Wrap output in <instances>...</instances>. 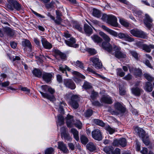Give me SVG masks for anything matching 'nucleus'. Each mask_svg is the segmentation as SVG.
<instances>
[{
  "mask_svg": "<svg viewBox=\"0 0 154 154\" xmlns=\"http://www.w3.org/2000/svg\"><path fill=\"white\" fill-rule=\"evenodd\" d=\"M103 47L105 51L109 54L114 55L115 57L118 59L125 58H126L127 55L125 53L121 51L120 47L114 44L111 45L110 43H103Z\"/></svg>",
  "mask_w": 154,
  "mask_h": 154,
  "instance_id": "f257e3e1",
  "label": "nucleus"
},
{
  "mask_svg": "<svg viewBox=\"0 0 154 154\" xmlns=\"http://www.w3.org/2000/svg\"><path fill=\"white\" fill-rule=\"evenodd\" d=\"M82 87L83 88L86 90L88 89H91V91H88V92L89 94L91 93V100L93 105L95 106H96V93L94 91V90L92 89V86L91 84L87 81H85L84 82Z\"/></svg>",
  "mask_w": 154,
  "mask_h": 154,
  "instance_id": "f03ea898",
  "label": "nucleus"
},
{
  "mask_svg": "<svg viewBox=\"0 0 154 154\" xmlns=\"http://www.w3.org/2000/svg\"><path fill=\"white\" fill-rule=\"evenodd\" d=\"M66 119V123L68 127H72L75 125L78 129L82 128V122L79 120L75 121L73 119V116L68 114L67 115Z\"/></svg>",
  "mask_w": 154,
  "mask_h": 154,
  "instance_id": "7ed1b4c3",
  "label": "nucleus"
},
{
  "mask_svg": "<svg viewBox=\"0 0 154 154\" xmlns=\"http://www.w3.org/2000/svg\"><path fill=\"white\" fill-rule=\"evenodd\" d=\"M6 8L11 11L15 9L20 11L22 9V5L16 0H9Z\"/></svg>",
  "mask_w": 154,
  "mask_h": 154,
  "instance_id": "20e7f679",
  "label": "nucleus"
},
{
  "mask_svg": "<svg viewBox=\"0 0 154 154\" xmlns=\"http://www.w3.org/2000/svg\"><path fill=\"white\" fill-rule=\"evenodd\" d=\"M99 35L103 38L106 42H103L101 44L100 43L102 42L103 41L102 39L99 37L97 36V44L105 50V49L103 47V43L105 42L106 43H109V42L110 41V38L109 36L102 32H99Z\"/></svg>",
  "mask_w": 154,
  "mask_h": 154,
  "instance_id": "39448f33",
  "label": "nucleus"
},
{
  "mask_svg": "<svg viewBox=\"0 0 154 154\" xmlns=\"http://www.w3.org/2000/svg\"><path fill=\"white\" fill-rule=\"evenodd\" d=\"M48 91L50 93V94L44 93L42 91H40V92L44 98H46L51 101L55 100V98L54 95V94L55 92L54 89L49 87L48 89Z\"/></svg>",
  "mask_w": 154,
  "mask_h": 154,
  "instance_id": "423d86ee",
  "label": "nucleus"
},
{
  "mask_svg": "<svg viewBox=\"0 0 154 154\" xmlns=\"http://www.w3.org/2000/svg\"><path fill=\"white\" fill-rule=\"evenodd\" d=\"M79 101L80 97L78 95H73L71 98L69 103L74 109H76L79 107Z\"/></svg>",
  "mask_w": 154,
  "mask_h": 154,
  "instance_id": "0eeeda50",
  "label": "nucleus"
},
{
  "mask_svg": "<svg viewBox=\"0 0 154 154\" xmlns=\"http://www.w3.org/2000/svg\"><path fill=\"white\" fill-rule=\"evenodd\" d=\"M72 73L75 75L73 78L74 81L77 83L79 84L83 81L82 79H85V77L79 72L74 71Z\"/></svg>",
  "mask_w": 154,
  "mask_h": 154,
  "instance_id": "6e6552de",
  "label": "nucleus"
},
{
  "mask_svg": "<svg viewBox=\"0 0 154 154\" xmlns=\"http://www.w3.org/2000/svg\"><path fill=\"white\" fill-rule=\"evenodd\" d=\"M63 84L67 88L74 90L76 88V85L73 80L70 79H64Z\"/></svg>",
  "mask_w": 154,
  "mask_h": 154,
  "instance_id": "1a4fd4ad",
  "label": "nucleus"
},
{
  "mask_svg": "<svg viewBox=\"0 0 154 154\" xmlns=\"http://www.w3.org/2000/svg\"><path fill=\"white\" fill-rule=\"evenodd\" d=\"M127 142L126 139L123 138L119 139H116L114 140L112 143L113 146H121L122 147H125L126 145Z\"/></svg>",
  "mask_w": 154,
  "mask_h": 154,
  "instance_id": "9d476101",
  "label": "nucleus"
},
{
  "mask_svg": "<svg viewBox=\"0 0 154 154\" xmlns=\"http://www.w3.org/2000/svg\"><path fill=\"white\" fill-rule=\"evenodd\" d=\"M22 45L24 47V50L26 51L27 50L29 52L32 51V46L30 42L28 39H24L22 41Z\"/></svg>",
  "mask_w": 154,
  "mask_h": 154,
  "instance_id": "9b49d317",
  "label": "nucleus"
},
{
  "mask_svg": "<svg viewBox=\"0 0 154 154\" xmlns=\"http://www.w3.org/2000/svg\"><path fill=\"white\" fill-rule=\"evenodd\" d=\"M153 20L147 14H145V17L143 19L144 23L149 29H151L152 27V23Z\"/></svg>",
  "mask_w": 154,
  "mask_h": 154,
  "instance_id": "f8f14e48",
  "label": "nucleus"
},
{
  "mask_svg": "<svg viewBox=\"0 0 154 154\" xmlns=\"http://www.w3.org/2000/svg\"><path fill=\"white\" fill-rule=\"evenodd\" d=\"M117 18L113 15H110L107 21V23L110 25L115 27L118 26Z\"/></svg>",
  "mask_w": 154,
  "mask_h": 154,
  "instance_id": "ddd939ff",
  "label": "nucleus"
},
{
  "mask_svg": "<svg viewBox=\"0 0 154 154\" xmlns=\"http://www.w3.org/2000/svg\"><path fill=\"white\" fill-rule=\"evenodd\" d=\"M128 67L130 72L131 73H133L134 74L136 77H140L141 76L142 71L141 69L130 66H128Z\"/></svg>",
  "mask_w": 154,
  "mask_h": 154,
  "instance_id": "4468645a",
  "label": "nucleus"
},
{
  "mask_svg": "<svg viewBox=\"0 0 154 154\" xmlns=\"http://www.w3.org/2000/svg\"><path fill=\"white\" fill-rule=\"evenodd\" d=\"M65 41L66 44L69 47L75 48H78L79 47V45L75 44L76 40L74 38H71L68 40H65Z\"/></svg>",
  "mask_w": 154,
  "mask_h": 154,
  "instance_id": "2eb2a0df",
  "label": "nucleus"
},
{
  "mask_svg": "<svg viewBox=\"0 0 154 154\" xmlns=\"http://www.w3.org/2000/svg\"><path fill=\"white\" fill-rule=\"evenodd\" d=\"M53 75L54 74L52 72H44L42 74V79L46 83H49L51 81Z\"/></svg>",
  "mask_w": 154,
  "mask_h": 154,
  "instance_id": "dca6fc26",
  "label": "nucleus"
},
{
  "mask_svg": "<svg viewBox=\"0 0 154 154\" xmlns=\"http://www.w3.org/2000/svg\"><path fill=\"white\" fill-rule=\"evenodd\" d=\"M93 29L91 27L87 24H85L84 25L82 33L85 34L88 36H90L93 33Z\"/></svg>",
  "mask_w": 154,
  "mask_h": 154,
  "instance_id": "f3484780",
  "label": "nucleus"
},
{
  "mask_svg": "<svg viewBox=\"0 0 154 154\" xmlns=\"http://www.w3.org/2000/svg\"><path fill=\"white\" fill-rule=\"evenodd\" d=\"M118 37L121 39H123L125 40L130 42H133L134 41V39L131 37L129 35L127 34L120 33L117 34Z\"/></svg>",
  "mask_w": 154,
  "mask_h": 154,
  "instance_id": "a211bd4d",
  "label": "nucleus"
},
{
  "mask_svg": "<svg viewBox=\"0 0 154 154\" xmlns=\"http://www.w3.org/2000/svg\"><path fill=\"white\" fill-rule=\"evenodd\" d=\"M41 42L43 47L45 49H50L52 47V45L48 42L46 38L43 36H41Z\"/></svg>",
  "mask_w": 154,
  "mask_h": 154,
  "instance_id": "6ab92c4d",
  "label": "nucleus"
},
{
  "mask_svg": "<svg viewBox=\"0 0 154 154\" xmlns=\"http://www.w3.org/2000/svg\"><path fill=\"white\" fill-rule=\"evenodd\" d=\"M100 101L103 103L108 104H111L113 103L112 97L109 96H104L102 97Z\"/></svg>",
  "mask_w": 154,
  "mask_h": 154,
  "instance_id": "aec40b11",
  "label": "nucleus"
},
{
  "mask_svg": "<svg viewBox=\"0 0 154 154\" xmlns=\"http://www.w3.org/2000/svg\"><path fill=\"white\" fill-rule=\"evenodd\" d=\"M58 148L62 151L64 153H68L69 151L65 145L62 141H59L58 143Z\"/></svg>",
  "mask_w": 154,
  "mask_h": 154,
  "instance_id": "412c9836",
  "label": "nucleus"
},
{
  "mask_svg": "<svg viewBox=\"0 0 154 154\" xmlns=\"http://www.w3.org/2000/svg\"><path fill=\"white\" fill-rule=\"evenodd\" d=\"M134 131L140 138H143L145 135V132L142 128L136 127L134 129Z\"/></svg>",
  "mask_w": 154,
  "mask_h": 154,
  "instance_id": "4be33fe9",
  "label": "nucleus"
},
{
  "mask_svg": "<svg viewBox=\"0 0 154 154\" xmlns=\"http://www.w3.org/2000/svg\"><path fill=\"white\" fill-rule=\"evenodd\" d=\"M131 90L132 93L135 96H140L141 94V93H142L143 91L142 89L137 87L132 88Z\"/></svg>",
  "mask_w": 154,
  "mask_h": 154,
  "instance_id": "5701e85b",
  "label": "nucleus"
},
{
  "mask_svg": "<svg viewBox=\"0 0 154 154\" xmlns=\"http://www.w3.org/2000/svg\"><path fill=\"white\" fill-rule=\"evenodd\" d=\"M115 107L119 113H123L125 112V109L121 104L119 102H117L115 104Z\"/></svg>",
  "mask_w": 154,
  "mask_h": 154,
  "instance_id": "b1692460",
  "label": "nucleus"
},
{
  "mask_svg": "<svg viewBox=\"0 0 154 154\" xmlns=\"http://www.w3.org/2000/svg\"><path fill=\"white\" fill-rule=\"evenodd\" d=\"M66 130V128L64 127H62L61 128V136L63 138L66 140H70L71 138L68 134L67 133L66 131H65Z\"/></svg>",
  "mask_w": 154,
  "mask_h": 154,
  "instance_id": "393cba45",
  "label": "nucleus"
},
{
  "mask_svg": "<svg viewBox=\"0 0 154 154\" xmlns=\"http://www.w3.org/2000/svg\"><path fill=\"white\" fill-rule=\"evenodd\" d=\"M32 73L35 77L39 78H41L43 74L42 70L35 68L32 71Z\"/></svg>",
  "mask_w": 154,
  "mask_h": 154,
  "instance_id": "a878e982",
  "label": "nucleus"
},
{
  "mask_svg": "<svg viewBox=\"0 0 154 154\" xmlns=\"http://www.w3.org/2000/svg\"><path fill=\"white\" fill-rule=\"evenodd\" d=\"M5 36L11 37L14 34V30L10 27H5Z\"/></svg>",
  "mask_w": 154,
  "mask_h": 154,
  "instance_id": "bb28decb",
  "label": "nucleus"
},
{
  "mask_svg": "<svg viewBox=\"0 0 154 154\" xmlns=\"http://www.w3.org/2000/svg\"><path fill=\"white\" fill-rule=\"evenodd\" d=\"M67 70L68 71H70V69L67 66L65 65H60L59 67V70L61 71L63 73H65V75L67 77H68L67 72H66V70Z\"/></svg>",
  "mask_w": 154,
  "mask_h": 154,
  "instance_id": "cd10ccee",
  "label": "nucleus"
},
{
  "mask_svg": "<svg viewBox=\"0 0 154 154\" xmlns=\"http://www.w3.org/2000/svg\"><path fill=\"white\" fill-rule=\"evenodd\" d=\"M154 48V45L152 44L147 45L146 44H144L143 46V50L147 53H150L151 49Z\"/></svg>",
  "mask_w": 154,
  "mask_h": 154,
  "instance_id": "c85d7f7f",
  "label": "nucleus"
},
{
  "mask_svg": "<svg viewBox=\"0 0 154 154\" xmlns=\"http://www.w3.org/2000/svg\"><path fill=\"white\" fill-rule=\"evenodd\" d=\"M144 89L147 92H151L153 89V86L152 84L149 82H146L144 87Z\"/></svg>",
  "mask_w": 154,
  "mask_h": 154,
  "instance_id": "c756f323",
  "label": "nucleus"
},
{
  "mask_svg": "<svg viewBox=\"0 0 154 154\" xmlns=\"http://www.w3.org/2000/svg\"><path fill=\"white\" fill-rule=\"evenodd\" d=\"M54 52L56 55H59L62 60H65L66 59V54L61 52L60 50L58 49L55 50L54 51Z\"/></svg>",
  "mask_w": 154,
  "mask_h": 154,
  "instance_id": "7c9ffc66",
  "label": "nucleus"
},
{
  "mask_svg": "<svg viewBox=\"0 0 154 154\" xmlns=\"http://www.w3.org/2000/svg\"><path fill=\"white\" fill-rule=\"evenodd\" d=\"M87 149L91 152H93L95 150V145L92 142H90L86 145Z\"/></svg>",
  "mask_w": 154,
  "mask_h": 154,
  "instance_id": "2f4dec72",
  "label": "nucleus"
},
{
  "mask_svg": "<svg viewBox=\"0 0 154 154\" xmlns=\"http://www.w3.org/2000/svg\"><path fill=\"white\" fill-rule=\"evenodd\" d=\"M71 132L73 134L74 138L78 141L79 140V132L76 129L72 128L71 130Z\"/></svg>",
  "mask_w": 154,
  "mask_h": 154,
  "instance_id": "473e14b6",
  "label": "nucleus"
},
{
  "mask_svg": "<svg viewBox=\"0 0 154 154\" xmlns=\"http://www.w3.org/2000/svg\"><path fill=\"white\" fill-rule=\"evenodd\" d=\"M103 150L107 154H113V147L110 146L105 147Z\"/></svg>",
  "mask_w": 154,
  "mask_h": 154,
  "instance_id": "72a5a7b5",
  "label": "nucleus"
},
{
  "mask_svg": "<svg viewBox=\"0 0 154 154\" xmlns=\"http://www.w3.org/2000/svg\"><path fill=\"white\" fill-rule=\"evenodd\" d=\"M58 121L57 123V125L61 126L63 125L64 123V118L61 115H59L57 116Z\"/></svg>",
  "mask_w": 154,
  "mask_h": 154,
  "instance_id": "f704fd0d",
  "label": "nucleus"
},
{
  "mask_svg": "<svg viewBox=\"0 0 154 154\" xmlns=\"http://www.w3.org/2000/svg\"><path fill=\"white\" fill-rule=\"evenodd\" d=\"M129 54L136 60H137L138 59L139 54L136 51L134 50H130L129 51Z\"/></svg>",
  "mask_w": 154,
  "mask_h": 154,
  "instance_id": "c9c22d12",
  "label": "nucleus"
},
{
  "mask_svg": "<svg viewBox=\"0 0 154 154\" xmlns=\"http://www.w3.org/2000/svg\"><path fill=\"white\" fill-rule=\"evenodd\" d=\"M73 27L79 32L82 33L83 32L82 26L79 23H74L73 25Z\"/></svg>",
  "mask_w": 154,
  "mask_h": 154,
  "instance_id": "e433bc0d",
  "label": "nucleus"
},
{
  "mask_svg": "<svg viewBox=\"0 0 154 154\" xmlns=\"http://www.w3.org/2000/svg\"><path fill=\"white\" fill-rule=\"evenodd\" d=\"M137 35V37L143 38H145L147 37V35L145 33L141 30H139L138 32Z\"/></svg>",
  "mask_w": 154,
  "mask_h": 154,
  "instance_id": "4c0bfd02",
  "label": "nucleus"
},
{
  "mask_svg": "<svg viewBox=\"0 0 154 154\" xmlns=\"http://www.w3.org/2000/svg\"><path fill=\"white\" fill-rule=\"evenodd\" d=\"M86 51H87L91 55H93L96 54V51L95 49L93 48H88L86 49Z\"/></svg>",
  "mask_w": 154,
  "mask_h": 154,
  "instance_id": "58836bf2",
  "label": "nucleus"
},
{
  "mask_svg": "<svg viewBox=\"0 0 154 154\" xmlns=\"http://www.w3.org/2000/svg\"><path fill=\"white\" fill-rule=\"evenodd\" d=\"M90 62L91 64L95 68H96V57L95 56L91 57L90 59Z\"/></svg>",
  "mask_w": 154,
  "mask_h": 154,
  "instance_id": "ea45409f",
  "label": "nucleus"
},
{
  "mask_svg": "<svg viewBox=\"0 0 154 154\" xmlns=\"http://www.w3.org/2000/svg\"><path fill=\"white\" fill-rule=\"evenodd\" d=\"M120 23L123 26L127 27L129 26V23L125 20L121 18L119 20Z\"/></svg>",
  "mask_w": 154,
  "mask_h": 154,
  "instance_id": "a19ab883",
  "label": "nucleus"
},
{
  "mask_svg": "<svg viewBox=\"0 0 154 154\" xmlns=\"http://www.w3.org/2000/svg\"><path fill=\"white\" fill-rule=\"evenodd\" d=\"M80 140L82 143L84 145L86 144L88 141V139L84 135L81 136Z\"/></svg>",
  "mask_w": 154,
  "mask_h": 154,
  "instance_id": "79ce46f5",
  "label": "nucleus"
},
{
  "mask_svg": "<svg viewBox=\"0 0 154 154\" xmlns=\"http://www.w3.org/2000/svg\"><path fill=\"white\" fill-rule=\"evenodd\" d=\"M142 139L143 143L146 145H148L150 143L149 137L148 136H146L145 135Z\"/></svg>",
  "mask_w": 154,
  "mask_h": 154,
  "instance_id": "37998d69",
  "label": "nucleus"
},
{
  "mask_svg": "<svg viewBox=\"0 0 154 154\" xmlns=\"http://www.w3.org/2000/svg\"><path fill=\"white\" fill-rule=\"evenodd\" d=\"M105 129L110 134H112L115 131L114 128H111L109 125L105 127Z\"/></svg>",
  "mask_w": 154,
  "mask_h": 154,
  "instance_id": "c03bdc74",
  "label": "nucleus"
},
{
  "mask_svg": "<svg viewBox=\"0 0 154 154\" xmlns=\"http://www.w3.org/2000/svg\"><path fill=\"white\" fill-rule=\"evenodd\" d=\"M144 76L146 80L149 81H153L154 78L149 74L145 73L144 74Z\"/></svg>",
  "mask_w": 154,
  "mask_h": 154,
  "instance_id": "a18cd8bd",
  "label": "nucleus"
},
{
  "mask_svg": "<svg viewBox=\"0 0 154 154\" xmlns=\"http://www.w3.org/2000/svg\"><path fill=\"white\" fill-rule=\"evenodd\" d=\"M93 111L92 110L89 109L86 110L85 113L84 115L85 117H90L92 114Z\"/></svg>",
  "mask_w": 154,
  "mask_h": 154,
  "instance_id": "49530a36",
  "label": "nucleus"
},
{
  "mask_svg": "<svg viewBox=\"0 0 154 154\" xmlns=\"http://www.w3.org/2000/svg\"><path fill=\"white\" fill-rule=\"evenodd\" d=\"M116 70L117 75L120 77H123L125 74V73L122 71L121 68L117 69Z\"/></svg>",
  "mask_w": 154,
  "mask_h": 154,
  "instance_id": "de8ad7c7",
  "label": "nucleus"
},
{
  "mask_svg": "<svg viewBox=\"0 0 154 154\" xmlns=\"http://www.w3.org/2000/svg\"><path fill=\"white\" fill-rule=\"evenodd\" d=\"M54 149L52 147L47 149L45 151V154H52L54 153Z\"/></svg>",
  "mask_w": 154,
  "mask_h": 154,
  "instance_id": "09e8293b",
  "label": "nucleus"
},
{
  "mask_svg": "<svg viewBox=\"0 0 154 154\" xmlns=\"http://www.w3.org/2000/svg\"><path fill=\"white\" fill-rule=\"evenodd\" d=\"M103 136L100 130L97 129V140L100 141L102 140Z\"/></svg>",
  "mask_w": 154,
  "mask_h": 154,
  "instance_id": "8fccbe9b",
  "label": "nucleus"
},
{
  "mask_svg": "<svg viewBox=\"0 0 154 154\" xmlns=\"http://www.w3.org/2000/svg\"><path fill=\"white\" fill-rule=\"evenodd\" d=\"M63 106H65V104L63 102L61 103L59 106V111L60 112L61 114L64 113V111L63 108Z\"/></svg>",
  "mask_w": 154,
  "mask_h": 154,
  "instance_id": "3c124183",
  "label": "nucleus"
},
{
  "mask_svg": "<svg viewBox=\"0 0 154 154\" xmlns=\"http://www.w3.org/2000/svg\"><path fill=\"white\" fill-rule=\"evenodd\" d=\"M56 19H55L54 18V19L53 20L54 21V22L56 24L58 25H60L62 21V19L61 18V17H56Z\"/></svg>",
  "mask_w": 154,
  "mask_h": 154,
  "instance_id": "603ef678",
  "label": "nucleus"
},
{
  "mask_svg": "<svg viewBox=\"0 0 154 154\" xmlns=\"http://www.w3.org/2000/svg\"><path fill=\"white\" fill-rule=\"evenodd\" d=\"M54 2L51 1L50 3L46 4L45 6L47 9L52 8L54 7Z\"/></svg>",
  "mask_w": 154,
  "mask_h": 154,
  "instance_id": "864d4df0",
  "label": "nucleus"
},
{
  "mask_svg": "<svg viewBox=\"0 0 154 154\" xmlns=\"http://www.w3.org/2000/svg\"><path fill=\"white\" fill-rule=\"evenodd\" d=\"M138 30H139L138 29H134L131 30L130 31V32L133 35L137 37V35Z\"/></svg>",
  "mask_w": 154,
  "mask_h": 154,
  "instance_id": "5fc2aeb1",
  "label": "nucleus"
},
{
  "mask_svg": "<svg viewBox=\"0 0 154 154\" xmlns=\"http://www.w3.org/2000/svg\"><path fill=\"white\" fill-rule=\"evenodd\" d=\"M75 65L76 66L79 67L81 69H83L84 68L83 64L79 60H77L75 63Z\"/></svg>",
  "mask_w": 154,
  "mask_h": 154,
  "instance_id": "6e6d98bb",
  "label": "nucleus"
},
{
  "mask_svg": "<svg viewBox=\"0 0 154 154\" xmlns=\"http://www.w3.org/2000/svg\"><path fill=\"white\" fill-rule=\"evenodd\" d=\"M110 15H107L106 14H104L101 18V19L104 21H106L107 23V21L109 18V17Z\"/></svg>",
  "mask_w": 154,
  "mask_h": 154,
  "instance_id": "4d7b16f0",
  "label": "nucleus"
},
{
  "mask_svg": "<svg viewBox=\"0 0 154 154\" xmlns=\"http://www.w3.org/2000/svg\"><path fill=\"white\" fill-rule=\"evenodd\" d=\"M5 28L0 29V36L2 37L5 36Z\"/></svg>",
  "mask_w": 154,
  "mask_h": 154,
  "instance_id": "13d9d810",
  "label": "nucleus"
},
{
  "mask_svg": "<svg viewBox=\"0 0 154 154\" xmlns=\"http://www.w3.org/2000/svg\"><path fill=\"white\" fill-rule=\"evenodd\" d=\"M110 35L116 37L117 36V33L114 31L109 29L107 32Z\"/></svg>",
  "mask_w": 154,
  "mask_h": 154,
  "instance_id": "bf43d9fd",
  "label": "nucleus"
},
{
  "mask_svg": "<svg viewBox=\"0 0 154 154\" xmlns=\"http://www.w3.org/2000/svg\"><path fill=\"white\" fill-rule=\"evenodd\" d=\"M97 125L102 127H103L105 126V124L102 121L98 119H97Z\"/></svg>",
  "mask_w": 154,
  "mask_h": 154,
  "instance_id": "052dcab7",
  "label": "nucleus"
},
{
  "mask_svg": "<svg viewBox=\"0 0 154 154\" xmlns=\"http://www.w3.org/2000/svg\"><path fill=\"white\" fill-rule=\"evenodd\" d=\"M21 90L25 92L26 94H29L30 93V90L26 87H22Z\"/></svg>",
  "mask_w": 154,
  "mask_h": 154,
  "instance_id": "680f3d73",
  "label": "nucleus"
},
{
  "mask_svg": "<svg viewBox=\"0 0 154 154\" xmlns=\"http://www.w3.org/2000/svg\"><path fill=\"white\" fill-rule=\"evenodd\" d=\"M97 67H98L99 69H101L102 68V64L100 61H99V59L97 58Z\"/></svg>",
  "mask_w": 154,
  "mask_h": 154,
  "instance_id": "e2e57ef3",
  "label": "nucleus"
},
{
  "mask_svg": "<svg viewBox=\"0 0 154 154\" xmlns=\"http://www.w3.org/2000/svg\"><path fill=\"white\" fill-rule=\"evenodd\" d=\"M49 86L47 85H43L42 86V88L43 91L46 92L47 91H48V89L49 88Z\"/></svg>",
  "mask_w": 154,
  "mask_h": 154,
  "instance_id": "0e129e2a",
  "label": "nucleus"
},
{
  "mask_svg": "<svg viewBox=\"0 0 154 154\" xmlns=\"http://www.w3.org/2000/svg\"><path fill=\"white\" fill-rule=\"evenodd\" d=\"M132 76L130 74H128L127 75L125 76L123 79L126 80H129L131 79Z\"/></svg>",
  "mask_w": 154,
  "mask_h": 154,
  "instance_id": "69168bd1",
  "label": "nucleus"
},
{
  "mask_svg": "<svg viewBox=\"0 0 154 154\" xmlns=\"http://www.w3.org/2000/svg\"><path fill=\"white\" fill-rule=\"evenodd\" d=\"M92 136L93 138L96 140V129H95L92 132Z\"/></svg>",
  "mask_w": 154,
  "mask_h": 154,
  "instance_id": "338daca9",
  "label": "nucleus"
},
{
  "mask_svg": "<svg viewBox=\"0 0 154 154\" xmlns=\"http://www.w3.org/2000/svg\"><path fill=\"white\" fill-rule=\"evenodd\" d=\"M91 14L94 17H96V9L94 8L92 11H91Z\"/></svg>",
  "mask_w": 154,
  "mask_h": 154,
  "instance_id": "774afa93",
  "label": "nucleus"
}]
</instances>
